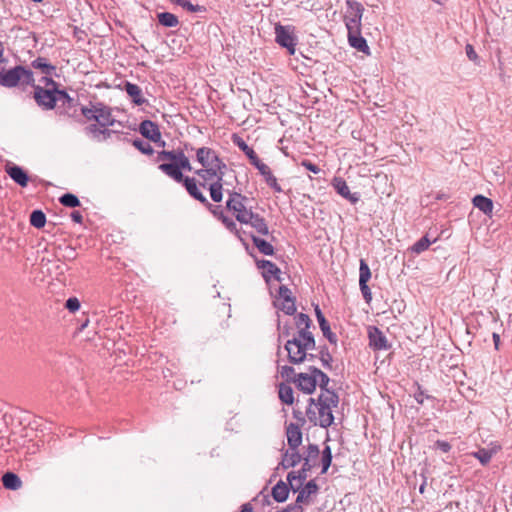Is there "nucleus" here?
<instances>
[{
	"label": "nucleus",
	"instance_id": "obj_42",
	"mask_svg": "<svg viewBox=\"0 0 512 512\" xmlns=\"http://www.w3.org/2000/svg\"><path fill=\"white\" fill-rule=\"evenodd\" d=\"M332 459H333V456H332L331 447L329 445H326L324 447V449L322 450V456H321V466H322V469H321V474L327 473L329 467L331 466Z\"/></svg>",
	"mask_w": 512,
	"mask_h": 512
},
{
	"label": "nucleus",
	"instance_id": "obj_17",
	"mask_svg": "<svg viewBox=\"0 0 512 512\" xmlns=\"http://www.w3.org/2000/svg\"><path fill=\"white\" fill-rule=\"evenodd\" d=\"M218 158V153L210 147L203 146L196 149V160L202 168L214 166Z\"/></svg>",
	"mask_w": 512,
	"mask_h": 512
},
{
	"label": "nucleus",
	"instance_id": "obj_44",
	"mask_svg": "<svg viewBox=\"0 0 512 512\" xmlns=\"http://www.w3.org/2000/svg\"><path fill=\"white\" fill-rule=\"evenodd\" d=\"M319 359L323 365L324 368L331 370L332 369V362L333 357L329 352V349L326 345H323L319 349Z\"/></svg>",
	"mask_w": 512,
	"mask_h": 512
},
{
	"label": "nucleus",
	"instance_id": "obj_6",
	"mask_svg": "<svg viewBox=\"0 0 512 512\" xmlns=\"http://www.w3.org/2000/svg\"><path fill=\"white\" fill-rule=\"evenodd\" d=\"M345 4L344 23L347 28V33L361 30L362 17L365 11L363 4L356 0H346Z\"/></svg>",
	"mask_w": 512,
	"mask_h": 512
},
{
	"label": "nucleus",
	"instance_id": "obj_41",
	"mask_svg": "<svg viewBox=\"0 0 512 512\" xmlns=\"http://www.w3.org/2000/svg\"><path fill=\"white\" fill-rule=\"evenodd\" d=\"M296 299L282 300L280 303L275 302L274 305L279 310L283 311L286 315L292 316L296 313Z\"/></svg>",
	"mask_w": 512,
	"mask_h": 512
},
{
	"label": "nucleus",
	"instance_id": "obj_34",
	"mask_svg": "<svg viewBox=\"0 0 512 512\" xmlns=\"http://www.w3.org/2000/svg\"><path fill=\"white\" fill-rule=\"evenodd\" d=\"M31 66L40 70L44 75H53L56 71V66L52 65L45 57H37L31 62Z\"/></svg>",
	"mask_w": 512,
	"mask_h": 512
},
{
	"label": "nucleus",
	"instance_id": "obj_14",
	"mask_svg": "<svg viewBox=\"0 0 512 512\" xmlns=\"http://www.w3.org/2000/svg\"><path fill=\"white\" fill-rule=\"evenodd\" d=\"M240 223L250 226L260 235H269V227L265 218L260 214L253 212L251 209H249V212L245 216V220L240 221Z\"/></svg>",
	"mask_w": 512,
	"mask_h": 512
},
{
	"label": "nucleus",
	"instance_id": "obj_16",
	"mask_svg": "<svg viewBox=\"0 0 512 512\" xmlns=\"http://www.w3.org/2000/svg\"><path fill=\"white\" fill-rule=\"evenodd\" d=\"M297 388L306 394H312L317 387V380L314 374L310 373H299L296 378L293 379Z\"/></svg>",
	"mask_w": 512,
	"mask_h": 512
},
{
	"label": "nucleus",
	"instance_id": "obj_10",
	"mask_svg": "<svg viewBox=\"0 0 512 512\" xmlns=\"http://www.w3.org/2000/svg\"><path fill=\"white\" fill-rule=\"evenodd\" d=\"M110 126L101 127L97 124H89L84 128L86 135L90 136L96 142H104L109 139L113 134L117 135V138L121 140L120 132L109 129Z\"/></svg>",
	"mask_w": 512,
	"mask_h": 512
},
{
	"label": "nucleus",
	"instance_id": "obj_3",
	"mask_svg": "<svg viewBox=\"0 0 512 512\" xmlns=\"http://www.w3.org/2000/svg\"><path fill=\"white\" fill-rule=\"evenodd\" d=\"M320 454V450L317 444H309L304 452L303 465L298 471H291L287 475V481L289 482L293 491H298L303 485V482L308 477V472L312 470L317 464V460Z\"/></svg>",
	"mask_w": 512,
	"mask_h": 512
},
{
	"label": "nucleus",
	"instance_id": "obj_51",
	"mask_svg": "<svg viewBox=\"0 0 512 512\" xmlns=\"http://www.w3.org/2000/svg\"><path fill=\"white\" fill-rule=\"evenodd\" d=\"M58 251L61 253V257L67 261H72L77 257L76 250L70 245H65L63 247L60 245L58 246Z\"/></svg>",
	"mask_w": 512,
	"mask_h": 512
},
{
	"label": "nucleus",
	"instance_id": "obj_45",
	"mask_svg": "<svg viewBox=\"0 0 512 512\" xmlns=\"http://www.w3.org/2000/svg\"><path fill=\"white\" fill-rule=\"evenodd\" d=\"M59 202L61 205L68 208H75L80 206V200L75 194L65 193L59 197Z\"/></svg>",
	"mask_w": 512,
	"mask_h": 512
},
{
	"label": "nucleus",
	"instance_id": "obj_50",
	"mask_svg": "<svg viewBox=\"0 0 512 512\" xmlns=\"http://www.w3.org/2000/svg\"><path fill=\"white\" fill-rule=\"evenodd\" d=\"M370 278H371L370 268H369L367 262L364 259H361L360 266H359V282L368 283Z\"/></svg>",
	"mask_w": 512,
	"mask_h": 512
},
{
	"label": "nucleus",
	"instance_id": "obj_52",
	"mask_svg": "<svg viewBox=\"0 0 512 512\" xmlns=\"http://www.w3.org/2000/svg\"><path fill=\"white\" fill-rule=\"evenodd\" d=\"M278 371L282 378H285L287 382H293L296 378L295 369L292 366L283 365L278 367Z\"/></svg>",
	"mask_w": 512,
	"mask_h": 512
},
{
	"label": "nucleus",
	"instance_id": "obj_55",
	"mask_svg": "<svg viewBox=\"0 0 512 512\" xmlns=\"http://www.w3.org/2000/svg\"><path fill=\"white\" fill-rule=\"evenodd\" d=\"M81 307L80 301L77 297H70L65 302V308L70 312L74 313Z\"/></svg>",
	"mask_w": 512,
	"mask_h": 512
},
{
	"label": "nucleus",
	"instance_id": "obj_35",
	"mask_svg": "<svg viewBox=\"0 0 512 512\" xmlns=\"http://www.w3.org/2000/svg\"><path fill=\"white\" fill-rule=\"evenodd\" d=\"M319 416V426L322 428H328L334 423V415L332 409L327 407H317Z\"/></svg>",
	"mask_w": 512,
	"mask_h": 512
},
{
	"label": "nucleus",
	"instance_id": "obj_28",
	"mask_svg": "<svg viewBox=\"0 0 512 512\" xmlns=\"http://www.w3.org/2000/svg\"><path fill=\"white\" fill-rule=\"evenodd\" d=\"M318 485L315 480H309L304 487H300V489L297 491L298 495L296 498V502L299 505H302L303 503H308V498L312 494H316L318 492Z\"/></svg>",
	"mask_w": 512,
	"mask_h": 512
},
{
	"label": "nucleus",
	"instance_id": "obj_53",
	"mask_svg": "<svg viewBox=\"0 0 512 512\" xmlns=\"http://www.w3.org/2000/svg\"><path fill=\"white\" fill-rule=\"evenodd\" d=\"M325 404L329 408H336L339 404V395L336 393L335 390L325 392L324 396Z\"/></svg>",
	"mask_w": 512,
	"mask_h": 512
},
{
	"label": "nucleus",
	"instance_id": "obj_24",
	"mask_svg": "<svg viewBox=\"0 0 512 512\" xmlns=\"http://www.w3.org/2000/svg\"><path fill=\"white\" fill-rule=\"evenodd\" d=\"M195 175H197L201 181L198 182V187L207 188L209 181H212L219 175L216 166H208L205 168H200L194 171Z\"/></svg>",
	"mask_w": 512,
	"mask_h": 512
},
{
	"label": "nucleus",
	"instance_id": "obj_62",
	"mask_svg": "<svg viewBox=\"0 0 512 512\" xmlns=\"http://www.w3.org/2000/svg\"><path fill=\"white\" fill-rule=\"evenodd\" d=\"M277 512H304L302 505H299L296 501L292 504H289L285 508L277 511Z\"/></svg>",
	"mask_w": 512,
	"mask_h": 512
},
{
	"label": "nucleus",
	"instance_id": "obj_26",
	"mask_svg": "<svg viewBox=\"0 0 512 512\" xmlns=\"http://www.w3.org/2000/svg\"><path fill=\"white\" fill-rule=\"evenodd\" d=\"M124 90L130 97L133 104L141 106L147 102V99L143 97L141 88L137 84L125 81Z\"/></svg>",
	"mask_w": 512,
	"mask_h": 512
},
{
	"label": "nucleus",
	"instance_id": "obj_19",
	"mask_svg": "<svg viewBox=\"0 0 512 512\" xmlns=\"http://www.w3.org/2000/svg\"><path fill=\"white\" fill-rule=\"evenodd\" d=\"M315 315L319 323V327L323 333V336L331 343L336 344L338 341L337 335L331 331L330 324L322 313L319 305L315 306Z\"/></svg>",
	"mask_w": 512,
	"mask_h": 512
},
{
	"label": "nucleus",
	"instance_id": "obj_59",
	"mask_svg": "<svg viewBox=\"0 0 512 512\" xmlns=\"http://www.w3.org/2000/svg\"><path fill=\"white\" fill-rule=\"evenodd\" d=\"M278 329L280 330V334L278 337V341H280L284 337H288L291 334V326L289 323H285L283 326H281V322L278 321Z\"/></svg>",
	"mask_w": 512,
	"mask_h": 512
},
{
	"label": "nucleus",
	"instance_id": "obj_58",
	"mask_svg": "<svg viewBox=\"0 0 512 512\" xmlns=\"http://www.w3.org/2000/svg\"><path fill=\"white\" fill-rule=\"evenodd\" d=\"M360 290L366 303H370L372 300V293L367 283L359 282Z\"/></svg>",
	"mask_w": 512,
	"mask_h": 512
},
{
	"label": "nucleus",
	"instance_id": "obj_39",
	"mask_svg": "<svg viewBox=\"0 0 512 512\" xmlns=\"http://www.w3.org/2000/svg\"><path fill=\"white\" fill-rule=\"evenodd\" d=\"M30 224L37 229L43 228L46 224L45 213L39 209L33 210L30 214Z\"/></svg>",
	"mask_w": 512,
	"mask_h": 512
},
{
	"label": "nucleus",
	"instance_id": "obj_54",
	"mask_svg": "<svg viewBox=\"0 0 512 512\" xmlns=\"http://www.w3.org/2000/svg\"><path fill=\"white\" fill-rule=\"evenodd\" d=\"M210 192V197L215 203H219L223 199L224 188L218 187V185H207Z\"/></svg>",
	"mask_w": 512,
	"mask_h": 512
},
{
	"label": "nucleus",
	"instance_id": "obj_9",
	"mask_svg": "<svg viewBox=\"0 0 512 512\" xmlns=\"http://www.w3.org/2000/svg\"><path fill=\"white\" fill-rule=\"evenodd\" d=\"M228 194L229 198L226 201V209L233 213L238 222L244 221L245 216L249 212V209L244 204L247 197L236 191L228 190Z\"/></svg>",
	"mask_w": 512,
	"mask_h": 512
},
{
	"label": "nucleus",
	"instance_id": "obj_32",
	"mask_svg": "<svg viewBox=\"0 0 512 512\" xmlns=\"http://www.w3.org/2000/svg\"><path fill=\"white\" fill-rule=\"evenodd\" d=\"M1 480H2V484H3L4 488H6L8 490L16 491L22 487V480L14 472H11V471L5 472L2 475Z\"/></svg>",
	"mask_w": 512,
	"mask_h": 512
},
{
	"label": "nucleus",
	"instance_id": "obj_12",
	"mask_svg": "<svg viewBox=\"0 0 512 512\" xmlns=\"http://www.w3.org/2000/svg\"><path fill=\"white\" fill-rule=\"evenodd\" d=\"M139 132L144 138L154 143H160L161 146H165L166 144L165 141L161 140V132L158 124L151 120H143L139 125Z\"/></svg>",
	"mask_w": 512,
	"mask_h": 512
},
{
	"label": "nucleus",
	"instance_id": "obj_38",
	"mask_svg": "<svg viewBox=\"0 0 512 512\" xmlns=\"http://www.w3.org/2000/svg\"><path fill=\"white\" fill-rule=\"evenodd\" d=\"M157 19L160 25L168 28L177 27L179 20L176 15L170 12H160L157 14Z\"/></svg>",
	"mask_w": 512,
	"mask_h": 512
},
{
	"label": "nucleus",
	"instance_id": "obj_49",
	"mask_svg": "<svg viewBox=\"0 0 512 512\" xmlns=\"http://www.w3.org/2000/svg\"><path fill=\"white\" fill-rule=\"evenodd\" d=\"M97 112H98V102L91 104V107L82 106L81 107V114L87 121H96L97 118Z\"/></svg>",
	"mask_w": 512,
	"mask_h": 512
},
{
	"label": "nucleus",
	"instance_id": "obj_22",
	"mask_svg": "<svg viewBox=\"0 0 512 512\" xmlns=\"http://www.w3.org/2000/svg\"><path fill=\"white\" fill-rule=\"evenodd\" d=\"M96 124L101 127L104 126H113L116 122L115 118L112 115L111 108L103 104L102 102H98V112H97Z\"/></svg>",
	"mask_w": 512,
	"mask_h": 512
},
{
	"label": "nucleus",
	"instance_id": "obj_56",
	"mask_svg": "<svg viewBox=\"0 0 512 512\" xmlns=\"http://www.w3.org/2000/svg\"><path fill=\"white\" fill-rule=\"evenodd\" d=\"M182 8L191 13H199V12L203 13V12H206V10H207L205 6L199 5V4H193L189 0L186 3H184V6Z\"/></svg>",
	"mask_w": 512,
	"mask_h": 512
},
{
	"label": "nucleus",
	"instance_id": "obj_63",
	"mask_svg": "<svg viewBox=\"0 0 512 512\" xmlns=\"http://www.w3.org/2000/svg\"><path fill=\"white\" fill-rule=\"evenodd\" d=\"M434 446L436 449L441 450L443 453H448L452 448L451 444L444 440H437Z\"/></svg>",
	"mask_w": 512,
	"mask_h": 512
},
{
	"label": "nucleus",
	"instance_id": "obj_20",
	"mask_svg": "<svg viewBox=\"0 0 512 512\" xmlns=\"http://www.w3.org/2000/svg\"><path fill=\"white\" fill-rule=\"evenodd\" d=\"M287 443L290 450L298 449L302 443V432L299 424L290 423L286 427Z\"/></svg>",
	"mask_w": 512,
	"mask_h": 512
},
{
	"label": "nucleus",
	"instance_id": "obj_1",
	"mask_svg": "<svg viewBox=\"0 0 512 512\" xmlns=\"http://www.w3.org/2000/svg\"><path fill=\"white\" fill-rule=\"evenodd\" d=\"M184 150H194L189 143L184 144V149L162 150L157 153L158 168L165 175L173 179L175 182L183 185L188 195L191 196L199 189L198 181L194 177L185 176L183 171H192V165L189 158L185 155Z\"/></svg>",
	"mask_w": 512,
	"mask_h": 512
},
{
	"label": "nucleus",
	"instance_id": "obj_33",
	"mask_svg": "<svg viewBox=\"0 0 512 512\" xmlns=\"http://www.w3.org/2000/svg\"><path fill=\"white\" fill-rule=\"evenodd\" d=\"M248 235L250 236L254 246L258 249V251L260 253H262L263 255H266V256L274 255L275 249L269 241H267L263 238H260L256 235H254L253 233H249Z\"/></svg>",
	"mask_w": 512,
	"mask_h": 512
},
{
	"label": "nucleus",
	"instance_id": "obj_64",
	"mask_svg": "<svg viewBox=\"0 0 512 512\" xmlns=\"http://www.w3.org/2000/svg\"><path fill=\"white\" fill-rule=\"evenodd\" d=\"M465 52L469 60L473 62H477L478 55L474 49V47L471 44H466L465 46Z\"/></svg>",
	"mask_w": 512,
	"mask_h": 512
},
{
	"label": "nucleus",
	"instance_id": "obj_43",
	"mask_svg": "<svg viewBox=\"0 0 512 512\" xmlns=\"http://www.w3.org/2000/svg\"><path fill=\"white\" fill-rule=\"evenodd\" d=\"M314 404H316L315 398L310 397L305 414L312 425L319 426V416H317L316 410L314 409Z\"/></svg>",
	"mask_w": 512,
	"mask_h": 512
},
{
	"label": "nucleus",
	"instance_id": "obj_25",
	"mask_svg": "<svg viewBox=\"0 0 512 512\" xmlns=\"http://www.w3.org/2000/svg\"><path fill=\"white\" fill-rule=\"evenodd\" d=\"M347 36L348 42L351 47L365 54L370 53V48L367 44L366 39L361 35V30H357L355 32H348Z\"/></svg>",
	"mask_w": 512,
	"mask_h": 512
},
{
	"label": "nucleus",
	"instance_id": "obj_57",
	"mask_svg": "<svg viewBox=\"0 0 512 512\" xmlns=\"http://www.w3.org/2000/svg\"><path fill=\"white\" fill-rule=\"evenodd\" d=\"M279 297L282 300H293L295 297L292 295V291L286 286L281 285L278 289Z\"/></svg>",
	"mask_w": 512,
	"mask_h": 512
},
{
	"label": "nucleus",
	"instance_id": "obj_27",
	"mask_svg": "<svg viewBox=\"0 0 512 512\" xmlns=\"http://www.w3.org/2000/svg\"><path fill=\"white\" fill-rule=\"evenodd\" d=\"M290 489L292 488L289 482L285 483L283 480H279L272 487L271 495L276 502L283 503L288 499Z\"/></svg>",
	"mask_w": 512,
	"mask_h": 512
},
{
	"label": "nucleus",
	"instance_id": "obj_4",
	"mask_svg": "<svg viewBox=\"0 0 512 512\" xmlns=\"http://www.w3.org/2000/svg\"><path fill=\"white\" fill-rule=\"evenodd\" d=\"M19 85L31 86L35 89V79L32 70L22 65L14 66L8 70L5 69V74H0V86L5 88H14Z\"/></svg>",
	"mask_w": 512,
	"mask_h": 512
},
{
	"label": "nucleus",
	"instance_id": "obj_36",
	"mask_svg": "<svg viewBox=\"0 0 512 512\" xmlns=\"http://www.w3.org/2000/svg\"><path fill=\"white\" fill-rule=\"evenodd\" d=\"M308 370H309V372L314 374V376H316L317 381L319 379V383L317 385H319L322 392L333 391V389L328 388L330 378L328 377V375L326 373H324L322 370H320L319 368H317L315 366H310Z\"/></svg>",
	"mask_w": 512,
	"mask_h": 512
},
{
	"label": "nucleus",
	"instance_id": "obj_7",
	"mask_svg": "<svg viewBox=\"0 0 512 512\" xmlns=\"http://www.w3.org/2000/svg\"><path fill=\"white\" fill-rule=\"evenodd\" d=\"M58 88L35 86L33 99L42 110H53L57 106Z\"/></svg>",
	"mask_w": 512,
	"mask_h": 512
},
{
	"label": "nucleus",
	"instance_id": "obj_30",
	"mask_svg": "<svg viewBox=\"0 0 512 512\" xmlns=\"http://www.w3.org/2000/svg\"><path fill=\"white\" fill-rule=\"evenodd\" d=\"M472 204L474 207L479 209L485 215L491 216V214L493 212L494 204L490 198H488L482 194H477L472 198Z\"/></svg>",
	"mask_w": 512,
	"mask_h": 512
},
{
	"label": "nucleus",
	"instance_id": "obj_40",
	"mask_svg": "<svg viewBox=\"0 0 512 512\" xmlns=\"http://www.w3.org/2000/svg\"><path fill=\"white\" fill-rule=\"evenodd\" d=\"M61 102L63 108L70 109L76 105V100L65 89L58 88L57 103Z\"/></svg>",
	"mask_w": 512,
	"mask_h": 512
},
{
	"label": "nucleus",
	"instance_id": "obj_8",
	"mask_svg": "<svg viewBox=\"0 0 512 512\" xmlns=\"http://www.w3.org/2000/svg\"><path fill=\"white\" fill-rule=\"evenodd\" d=\"M275 41L282 48H286L290 55H293L295 53L297 37L294 34V28L292 26L276 24Z\"/></svg>",
	"mask_w": 512,
	"mask_h": 512
},
{
	"label": "nucleus",
	"instance_id": "obj_13",
	"mask_svg": "<svg viewBox=\"0 0 512 512\" xmlns=\"http://www.w3.org/2000/svg\"><path fill=\"white\" fill-rule=\"evenodd\" d=\"M240 223L250 226L260 235H269V227L265 218L260 214L253 212L251 209H249V212L245 216V220L240 221Z\"/></svg>",
	"mask_w": 512,
	"mask_h": 512
},
{
	"label": "nucleus",
	"instance_id": "obj_46",
	"mask_svg": "<svg viewBox=\"0 0 512 512\" xmlns=\"http://www.w3.org/2000/svg\"><path fill=\"white\" fill-rule=\"evenodd\" d=\"M473 457L479 460L481 465L486 466L491 461V458L493 456V452L491 450H488L486 448H480L475 452H472L471 454Z\"/></svg>",
	"mask_w": 512,
	"mask_h": 512
},
{
	"label": "nucleus",
	"instance_id": "obj_61",
	"mask_svg": "<svg viewBox=\"0 0 512 512\" xmlns=\"http://www.w3.org/2000/svg\"><path fill=\"white\" fill-rule=\"evenodd\" d=\"M301 165L314 174H318L321 171L316 164L307 159L302 160Z\"/></svg>",
	"mask_w": 512,
	"mask_h": 512
},
{
	"label": "nucleus",
	"instance_id": "obj_60",
	"mask_svg": "<svg viewBox=\"0 0 512 512\" xmlns=\"http://www.w3.org/2000/svg\"><path fill=\"white\" fill-rule=\"evenodd\" d=\"M41 82L45 84V88H59V83H57L53 78L52 75H44L41 78Z\"/></svg>",
	"mask_w": 512,
	"mask_h": 512
},
{
	"label": "nucleus",
	"instance_id": "obj_47",
	"mask_svg": "<svg viewBox=\"0 0 512 512\" xmlns=\"http://www.w3.org/2000/svg\"><path fill=\"white\" fill-rule=\"evenodd\" d=\"M435 242V240H433ZM432 241L428 238L427 235L421 237L418 241H416L412 247L411 251L416 254H420L427 250L429 246L431 245Z\"/></svg>",
	"mask_w": 512,
	"mask_h": 512
},
{
	"label": "nucleus",
	"instance_id": "obj_5",
	"mask_svg": "<svg viewBox=\"0 0 512 512\" xmlns=\"http://www.w3.org/2000/svg\"><path fill=\"white\" fill-rule=\"evenodd\" d=\"M190 197L200 202L215 218L222 222L227 230L244 242L242 235H247V232L244 229H239L233 219L224 214L221 206L211 204L201 190H198Z\"/></svg>",
	"mask_w": 512,
	"mask_h": 512
},
{
	"label": "nucleus",
	"instance_id": "obj_18",
	"mask_svg": "<svg viewBox=\"0 0 512 512\" xmlns=\"http://www.w3.org/2000/svg\"><path fill=\"white\" fill-rule=\"evenodd\" d=\"M254 167L259 171L260 175L264 178L266 184L276 193L283 192L282 187L278 184L277 178L273 175L270 167L259 160Z\"/></svg>",
	"mask_w": 512,
	"mask_h": 512
},
{
	"label": "nucleus",
	"instance_id": "obj_37",
	"mask_svg": "<svg viewBox=\"0 0 512 512\" xmlns=\"http://www.w3.org/2000/svg\"><path fill=\"white\" fill-rule=\"evenodd\" d=\"M279 399L282 403L292 405L294 403V393L290 385L286 383H280L278 386Z\"/></svg>",
	"mask_w": 512,
	"mask_h": 512
},
{
	"label": "nucleus",
	"instance_id": "obj_2",
	"mask_svg": "<svg viewBox=\"0 0 512 512\" xmlns=\"http://www.w3.org/2000/svg\"><path fill=\"white\" fill-rule=\"evenodd\" d=\"M295 325L298 328V336L288 339L284 345V349L288 353V361L291 364H301L307 358V351L314 350L316 341L314 335L310 331L312 320L305 313L295 315Z\"/></svg>",
	"mask_w": 512,
	"mask_h": 512
},
{
	"label": "nucleus",
	"instance_id": "obj_23",
	"mask_svg": "<svg viewBox=\"0 0 512 512\" xmlns=\"http://www.w3.org/2000/svg\"><path fill=\"white\" fill-rule=\"evenodd\" d=\"M232 142L234 145H236L249 159V162L251 165H255L260 158L256 154L253 148H251L242 137L238 136L237 134H233L232 136Z\"/></svg>",
	"mask_w": 512,
	"mask_h": 512
},
{
	"label": "nucleus",
	"instance_id": "obj_11",
	"mask_svg": "<svg viewBox=\"0 0 512 512\" xmlns=\"http://www.w3.org/2000/svg\"><path fill=\"white\" fill-rule=\"evenodd\" d=\"M6 174L20 187H27L30 176L28 172L21 166L8 161L4 166Z\"/></svg>",
	"mask_w": 512,
	"mask_h": 512
},
{
	"label": "nucleus",
	"instance_id": "obj_48",
	"mask_svg": "<svg viewBox=\"0 0 512 512\" xmlns=\"http://www.w3.org/2000/svg\"><path fill=\"white\" fill-rule=\"evenodd\" d=\"M132 145L138 149L142 154L152 155L154 153L153 147L149 142L144 141L140 138H136L132 141Z\"/></svg>",
	"mask_w": 512,
	"mask_h": 512
},
{
	"label": "nucleus",
	"instance_id": "obj_21",
	"mask_svg": "<svg viewBox=\"0 0 512 512\" xmlns=\"http://www.w3.org/2000/svg\"><path fill=\"white\" fill-rule=\"evenodd\" d=\"M333 187L339 195L350 201L352 204H355L360 200V194L357 192L351 193L346 181L342 178H335L333 181Z\"/></svg>",
	"mask_w": 512,
	"mask_h": 512
},
{
	"label": "nucleus",
	"instance_id": "obj_31",
	"mask_svg": "<svg viewBox=\"0 0 512 512\" xmlns=\"http://www.w3.org/2000/svg\"><path fill=\"white\" fill-rule=\"evenodd\" d=\"M302 460L301 454L298 449L290 450L287 449L282 455L281 465L284 469L295 467Z\"/></svg>",
	"mask_w": 512,
	"mask_h": 512
},
{
	"label": "nucleus",
	"instance_id": "obj_29",
	"mask_svg": "<svg viewBox=\"0 0 512 512\" xmlns=\"http://www.w3.org/2000/svg\"><path fill=\"white\" fill-rule=\"evenodd\" d=\"M256 265L258 269H262V277L266 282H269L272 278L273 274H281V270L277 267L276 264L271 262L270 260H257Z\"/></svg>",
	"mask_w": 512,
	"mask_h": 512
},
{
	"label": "nucleus",
	"instance_id": "obj_15",
	"mask_svg": "<svg viewBox=\"0 0 512 512\" xmlns=\"http://www.w3.org/2000/svg\"><path fill=\"white\" fill-rule=\"evenodd\" d=\"M368 337L369 345L374 350H388L391 347L384 333L376 326L369 327Z\"/></svg>",
	"mask_w": 512,
	"mask_h": 512
}]
</instances>
